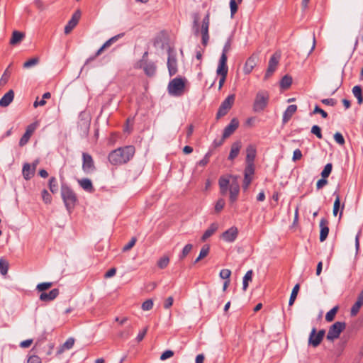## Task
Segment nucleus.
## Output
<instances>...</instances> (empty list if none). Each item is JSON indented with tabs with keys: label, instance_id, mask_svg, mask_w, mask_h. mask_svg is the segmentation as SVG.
<instances>
[{
	"label": "nucleus",
	"instance_id": "f257e3e1",
	"mask_svg": "<svg viewBox=\"0 0 363 363\" xmlns=\"http://www.w3.org/2000/svg\"><path fill=\"white\" fill-rule=\"evenodd\" d=\"M134 154L135 147L133 146H125L111 151L108 154V160L112 165H121L130 161Z\"/></svg>",
	"mask_w": 363,
	"mask_h": 363
},
{
	"label": "nucleus",
	"instance_id": "f03ea898",
	"mask_svg": "<svg viewBox=\"0 0 363 363\" xmlns=\"http://www.w3.org/2000/svg\"><path fill=\"white\" fill-rule=\"evenodd\" d=\"M61 196L67 210L71 212L77 201L75 193L70 187L63 184L61 186Z\"/></svg>",
	"mask_w": 363,
	"mask_h": 363
},
{
	"label": "nucleus",
	"instance_id": "7ed1b4c3",
	"mask_svg": "<svg viewBox=\"0 0 363 363\" xmlns=\"http://www.w3.org/2000/svg\"><path fill=\"white\" fill-rule=\"evenodd\" d=\"M269 99L268 91L264 90L259 91L255 96L253 104V110L255 112L263 111L267 106Z\"/></svg>",
	"mask_w": 363,
	"mask_h": 363
},
{
	"label": "nucleus",
	"instance_id": "20e7f679",
	"mask_svg": "<svg viewBox=\"0 0 363 363\" xmlns=\"http://www.w3.org/2000/svg\"><path fill=\"white\" fill-rule=\"evenodd\" d=\"M346 323L345 322H335L328 329V332L326 336L328 340L333 342L337 339L341 333L345 329Z\"/></svg>",
	"mask_w": 363,
	"mask_h": 363
},
{
	"label": "nucleus",
	"instance_id": "39448f33",
	"mask_svg": "<svg viewBox=\"0 0 363 363\" xmlns=\"http://www.w3.org/2000/svg\"><path fill=\"white\" fill-rule=\"evenodd\" d=\"M185 84L182 78H174L168 84V91L172 96H181L184 90Z\"/></svg>",
	"mask_w": 363,
	"mask_h": 363
},
{
	"label": "nucleus",
	"instance_id": "423d86ee",
	"mask_svg": "<svg viewBox=\"0 0 363 363\" xmlns=\"http://www.w3.org/2000/svg\"><path fill=\"white\" fill-rule=\"evenodd\" d=\"M325 335V330L322 329L317 332L315 328H313L309 335L308 344L313 347H317L323 341Z\"/></svg>",
	"mask_w": 363,
	"mask_h": 363
},
{
	"label": "nucleus",
	"instance_id": "0eeeda50",
	"mask_svg": "<svg viewBox=\"0 0 363 363\" xmlns=\"http://www.w3.org/2000/svg\"><path fill=\"white\" fill-rule=\"evenodd\" d=\"M235 99V94H230L222 102L216 114L217 118H220L227 114L233 105Z\"/></svg>",
	"mask_w": 363,
	"mask_h": 363
},
{
	"label": "nucleus",
	"instance_id": "6e6552de",
	"mask_svg": "<svg viewBox=\"0 0 363 363\" xmlns=\"http://www.w3.org/2000/svg\"><path fill=\"white\" fill-rule=\"evenodd\" d=\"M210 25V13L208 11L202 21L201 33L202 36V44L206 46L209 40L208 28Z\"/></svg>",
	"mask_w": 363,
	"mask_h": 363
},
{
	"label": "nucleus",
	"instance_id": "1a4fd4ad",
	"mask_svg": "<svg viewBox=\"0 0 363 363\" xmlns=\"http://www.w3.org/2000/svg\"><path fill=\"white\" fill-rule=\"evenodd\" d=\"M281 57V54L279 52H276L269 59L268 63V67L265 73V78H269L275 72L277 67L279 64Z\"/></svg>",
	"mask_w": 363,
	"mask_h": 363
},
{
	"label": "nucleus",
	"instance_id": "9d476101",
	"mask_svg": "<svg viewBox=\"0 0 363 363\" xmlns=\"http://www.w3.org/2000/svg\"><path fill=\"white\" fill-rule=\"evenodd\" d=\"M124 35V33H120L118 35H116L110 39H108L107 41H106L104 45L97 50L95 55L94 57H89L86 60V63H88L90 61L94 60L97 56L100 55L102 52L106 50V48H109L112 44L118 41L121 38H122Z\"/></svg>",
	"mask_w": 363,
	"mask_h": 363
},
{
	"label": "nucleus",
	"instance_id": "9b49d317",
	"mask_svg": "<svg viewBox=\"0 0 363 363\" xmlns=\"http://www.w3.org/2000/svg\"><path fill=\"white\" fill-rule=\"evenodd\" d=\"M82 169L86 174H91L95 170L94 162L92 157L88 154L84 152L82 154Z\"/></svg>",
	"mask_w": 363,
	"mask_h": 363
},
{
	"label": "nucleus",
	"instance_id": "f8f14e48",
	"mask_svg": "<svg viewBox=\"0 0 363 363\" xmlns=\"http://www.w3.org/2000/svg\"><path fill=\"white\" fill-rule=\"evenodd\" d=\"M167 67L170 76H173L177 72V59L170 48L168 49Z\"/></svg>",
	"mask_w": 363,
	"mask_h": 363
},
{
	"label": "nucleus",
	"instance_id": "ddd939ff",
	"mask_svg": "<svg viewBox=\"0 0 363 363\" xmlns=\"http://www.w3.org/2000/svg\"><path fill=\"white\" fill-rule=\"evenodd\" d=\"M138 67L143 68L144 72L148 77H153L156 73L157 66L154 62L140 63L138 65Z\"/></svg>",
	"mask_w": 363,
	"mask_h": 363
},
{
	"label": "nucleus",
	"instance_id": "4468645a",
	"mask_svg": "<svg viewBox=\"0 0 363 363\" xmlns=\"http://www.w3.org/2000/svg\"><path fill=\"white\" fill-rule=\"evenodd\" d=\"M81 17V12L77 10L72 15L71 19L68 21L67 24L65 27V33L69 34L73 28L77 25L79 20Z\"/></svg>",
	"mask_w": 363,
	"mask_h": 363
},
{
	"label": "nucleus",
	"instance_id": "2eb2a0df",
	"mask_svg": "<svg viewBox=\"0 0 363 363\" xmlns=\"http://www.w3.org/2000/svg\"><path fill=\"white\" fill-rule=\"evenodd\" d=\"M239 121L237 118H233L230 123L224 128L223 133V140H225L230 137L238 128Z\"/></svg>",
	"mask_w": 363,
	"mask_h": 363
},
{
	"label": "nucleus",
	"instance_id": "dca6fc26",
	"mask_svg": "<svg viewBox=\"0 0 363 363\" xmlns=\"http://www.w3.org/2000/svg\"><path fill=\"white\" fill-rule=\"evenodd\" d=\"M254 172L255 169L253 167V164H247L245 169V177L242 184V187L245 190L247 189L249 185L250 184L252 179V175L254 174Z\"/></svg>",
	"mask_w": 363,
	"mask_h": 363
},
{
	"label": "nucleus",
	"instance_id": "f3484780",
	"mask_svg": "<svg viewBox=\"0 0 363 363\" xmlns=\"http://www.w3.org/2000/svg\"><path fill=\"white\" fill-rule=\"evenodd\" d=\"M238 230L236 227H231L228 230L223 232L220 238L228 242H232L235 240L238 237Z\"/></svg>",
	"mask_w": 363,
	"mask_h": 363
},
{
	"label": "nucleus",
	"instance_id": "a211bd4d",
	"mask_svg": "<svg viewBox=\"0 0 363 363\" xmlns=\"http://www.w3.org/2000/svg\"><path fill=\"white\" fill-rule=\"evenodd\" d=\"M35 123H31L27 127L25 133L23 135V136L19 140V145L21 147L24 146L29 141L30 138L35 131Z\"/></svg>",
	"mask_w": 363,
	"mask_h": 363
},
{
	"label": "nucleus",
	"instance_id": "6ab92c4d",
	"mask_svg": "<svg viewBox=\"0 0 363 363\" xmlns=\"http://www.w3.org/2000/svg\"><path fill=\"white\" fill-rule=\"evenodd\" d=\"M329 222L325 218H322L320 221V241L323 242L326 240L328 233H329V228H328Z\"/></svg>",
	"mask_w": 363,
	"mask_h": 363
},
{
	"label": "nucleus",
	"instance_id": "aec40b11",
	"mask_svg": "<svg viewBox=\"0 0 363 363\" xmlns=\"http://www.w3.org/2000/svg\"><path fill=\"white\" fill-rule=\"evenodd\" d=\"M227 60L228 57L225 56L224 55H221L216 70L217 74H228V67L227 65Z\"/></svg>",
	"mask_w": 363,
	"mask_h": 363
},
{
	"label": "nucleus",
	"instance_id": "412c9836",
	"mask_svg": "<svg viewBox=\"0 0 363 363\" xmlns=\"http://www.w3.org/2000/svg\"><path fill=\"white\" fill-rule=\"evenodd\" d=\"M229 191L230 201L231 203H234L237 200L240 191V186L236 179H235V181L232 182L230 184Z\"/></svg>",
	"mask_w": 363,
	"mask_h": 363
},
{
	"label": "nucleus",
	"instance_id": "4be33fe9",
	"mask_svg": "<svg viewBox=\"0 0 363 363\" xmlns=\"http://www.w3.org/2000/svg\"><path fill=\"white\" fill-rule=\"evenodd\" d=\"M59 289H52L49 293L43 292L40 295V300L42 301H51L55 299L57 296L59 295Z\"/></svg>",
	"mask_w": 363,
	"mask_h": 363
},
{
	"label": "nucleus",
	"instance_id": "5701e85b",
	"mask_svg": "<svg viewBox=\"0 0 363 363\" xmlns=\"http://www.w3.org/2000/svg\"><path fill=\"white\" fill-rule=\"evenodd\" d=\"M13 98H14V92L12 89H10L0 99V106L1 107L8 106L13 101Z\"/></svg>",
	"mask_w": 363,
	"mask_h": 363
},
{
	"label": "nucleus",
	"instance_id": "b1692460",
	"mask_svg": "<svg viewBox=\"0 0 363 363\" xmlns=\"http://www.w3.org/2000/svg\"><path fill=\"white\" fill-rule=\"evenodd\" d=\"M242 147L241 142L238 140L232 144L230 152L228 156V160H233L238 157Z\"/></svg>",
	"mask_w": 363,
	"mask_h": 363
},
{
	"label": "nucleus",
	"instance_id": "393cba45",
	"mask_svg": "<svg viewBox=\"0 0 363 363\" xmlns=\"http://www.w3.org/2000/svg\"><path fill=\"white\" fill-rule=\"evenodd\" d=\"M25 38V33L18 30H13L10 39V45H16L19 44Z\"/></svg>",
	"mask_w": 363,
	"mask_h": 363
},
{
	"label": "nucleus",
	"instance_id": "a878e982",
	"mask_svg": "<svg viewBox=\"0 0 363 363\" xmlns=\"http://www.w3.org/2000/svg\"><path fill=\"white\" fill-rule=\"evenodd\" d=\"M78 183L80 186L86 191L92 193L94 191V188L93 186L92 182L89 179L84 178L78 180Z\"/></svg>",
	"mask_w": 363,
	"mask_h": 363
},
{
	"label": "nucleus",
	"instance_id": "bb28decb",
	"mask_svg": "<svg viewBox=\"0 0 363 363\" xmlns=\"http://www.w3.org/2000/svg\"><path fill=\"white\" fill-rule=\"evenodd\" d=\"M297 110L296 105H289L283 114V123H287Z\"/></svg>",
	"mask_w": 363,
	"mask_h": 363
},
{
	"label": "nucleus",
	"instance_id": "cd10ccee",
	"mask_svg": "<svg viewBox=\"0 0 363 363\" xmlns=\"http://www.w3.org/2000/svg\"><path fill=\"white\" fill-rule=\"evenodd\" d=\"M256 65V58L253 56L250 57L245 62L243 67V72L245 74H249Z\"/></svg>",
	"mask_w": 363,
	"mask_h": 363
},
{
	"label": "nucleus",
	"instance_id": "c85d7f7f",
	"mask_svg": "<svg viewBox=\"0 0 363 363\" xmlns=\"http://www.w3.org/2000/svg\"><path fill=\"white\" fill-rule=\"evenodd\" d=\"M218 225L216 223H213L211 224L209 228L204 232L201 237V241H206L208 238L214 234V233L218 230Z\"/></svg>",
	"mask_w": 363,
	"mask_h": 363
},
{
	"label": "nucleus",
	"instance_id": "c756f323",
	"mask_svg": "<svg viewBox=\"0 0 363 363\" xmlns=\"http://www.w3.org/2000/svg\"><path fill=\"white\" fill-rule=\"evenodd\" d=\"M74 344V339L73 337L68 338L66 340V342L58 348L57 351V354H61L62 353L64 352L65 350L71 349L73 347Z\"/></svg>",
	"mask_w": 363,
	"mask_h": 363
},
{
	"label": "nucleus",
	"instance_id": "7c9ffc66",
	"mask_svg": "<svg viewBox=\"0 0 363 363\" xmlns=\"http://www.w3.org/2000/svg\"><path fill=\"white\" fill-rule=\"evenodd\" d=\"M247 155H246V161L247 164H253V161L256 157V150L252 145H250L247 147L246 150Z\"/></svg>",
	"mask_w": 363,
	"mask_h": 363
},
{
	"label": "nucleus",
	"instance_id": "2f4dec72",
	"mask_svg": "<svg viewBox=\"0 0 363 363\" xmlns=\"http://www.w3.org/2000/svg\"><path fill=\"white\" fill-rule=\"evenodd\" d=\"M34 170L31 168L30 164L26 163L23 167V176L26 180H29L34 174Z\"/></svg>",
	"mask_w": 363,
	"mask_h": 363
},
{
	"label": "nucleus",
	"instance_id": "473e14b6",
	"mask_svg": "<svg viewBox=\"0 0 363 363\" xmlns=\"http://www.w3.org/2000/svg\"><path fill=\"white\" fill-rule=\"evenodd\" d=\"M229 184L230 182L228 179L223 177L219 179V186L222 195L226 194Z\"/></svg>",
	"mask_w": 363,
	"mask_h": 363
},
{
	"label": "nucleus",
	"instance_id": "72a5a7b5",
	"mask_svg": "<svg viewBox=\"0 0 363 363\" xmlns=\"http://www.w3.org/2000/svg\"><path fill=\"white\" fill-rule=\"evenodd\" d=\"M352 93L357 98L359 104H361L363 101L362 91L360 86H354L352 89Z\"/></svg>",
	"mask_w": 363,
	"mask_h": 363
},
{
	"label": "nucleus",
	"instance_id": "f704fd0d",
	"mask_svg": "<svg viewBox=\"0 0 363 363\" xmlns=\"http://www.w3.org/2000/svg\"><path fill=\"white\" fill-rule=\"evenodd\" d=\"M11 67V64H10L8 67L5 69L3 73L1 79H0V86H4L9 81L11 72L9 71L10 67Z\"/></svg>",
	"mask_w": 363,
	"mask_h": 363
},
{
	"label": "nucleus",
	"instance_id": "c9c22d12",
	"mask_svg": "<svg viewBox=\"0 0 363 363\" xmlns=\"http://www.w3.org/2000/svg\"><path fill=\"white\" fill-rule=\"evenodd\" d=\"M252 274H253L252 270H249L245 274V276L243 277V281H242V289H243V291H246V289L248 287V282L250 281H252Z\"/></svg>",
	"mask_w": 363,
	"mask_h": 363
},
{
	"label": "nucleus",
	"instance_id": "e433bc0d",
	"mask_svg": "<svg viewBox=\"0 0 363 363\" xmlns=\"http://www.w3.org/2000/svg\"><path fill=\"white\" fill-rule=\"evenodd\" d=\"M50 97H51L50 93L45 92L43 95V98L41 99V100L38 101V98L36 99V100L35 101V102L33 104V106L35 108H37L38 106H43L45 105V104H46L45 99H48Z\"/></svg>",
	"mask_w": 363,
	"mask_h": 363
},
{
	"label": "nucleus",
	"instance_id": "4c0bfd02",
	"mask_svg": "<svg viewBox=\"0 0 363 363\" xmlns=\"http://www.w3.org/2000/svg\"><path fill=\"white\" fill-rule=\"evenodd\" d=\"M133 333V327L131 325H129L125 328V329L123 331H121L118 333V337L123 339H128L129 338Z\"/></svg>",
	"mask_w": 363,
	"mask_h": 363
},
{
	"label": "nucleus",
	"instance_id": "58836bf2",
	"mask_svg": "<svg viewBox=\"0 0 363 363\" xmlns=\"http://www.w3.org/2000/svg\"><path fill=\"white\" fill-rule=\"evenodd\" d=\"M292 83V78L288 75H285L282 77L280 82V86L282 89H288Z\"/></svg>",
	"mask_w": 363,
	"mask_h": 363
},
{
	"label": "nucleus",
	"instance_id": "ea45409f",
	"mask_svg": "<svg viewBox=\"0 0 363 363\" xmlns=\"http://www.w3.org/2000/svg\"><path fill=\"white\" fill-rule=\"evenodd\" d=\"M338 311V306H336L330 310L325 315V320L327 322H332Z\"/></svg>",
	"mask_w": 363,
	"mask_h": 363
},
{
	"label": "nucleus",
	"instance_id": "a19ab883",
	"mask_svg": "<svg viewBox=\"0 0 363 363\" xmlns=\"http://www.w3.org/2000/svg\"><path fill=\"white\" fill-rule=\"evenodd\" d=\"M299 288H300V286H299L298 284H296L294 286V287L293 288L291 296H290L289 301V306H292L294 304V303L296 298L298 292L299 291Z\"/></svg>",
	"mask_w": 363,
	"mask_h": 363
},
{
	"label": "nucleus",
	"instance_id": "79ce46f5",
	"mask_svg": "<svg viewBox=\"0 0 363 363\" xmlns=\"http://www.w3.org/2000/svg\"><path fill=\"white\" fill-rule=\"evenodd\" d=\"M49 189L52 194H55L58 191V183L55 177H51L49 180Z\"/></svg>",
	"mask_w": 363,
	"mask_h": 363
},
{
	"label": "nucleus",
	"instance_id": "37998d69",
	"mask_svg": "<svg viewBox=\"0 0 363 363\" xmlns=\"http://www.w3.org/2000/svg\"><path fill=\"white\" fill-rule=\"evenodd\" d=\"M9 267V262L2 258L0 259V272L2 275L5 276L6 274H7Z\"/></svg>",
	"mask_w": 363,
	"mask_h": 363
},
{
	"label": "nucleus",
	"instance_id": "c03bdc74",
	"mask_svg": "<svg viewBox=\"0 0 363 363\" xmlns=\"http://www.w3.org/2000/svg\"><path fill=\"white\" fill-rule=\"evenodd\" d=\"M38 62H39L38 57H33V58L27 60L26 62H25L23 65V67L24 69H28V68H30L32 67L37 65L38 64Z\"/></svg>",
	"mask_w": 363,
	"mask_h": 363
},
{
	"label": "nucleus",
	"instance_id": "a18cd8bd",
	"mask_svg": "<svg viewBox=\"0 0 363 363\" xmlns=\"http://www.w3.org/2000/svg\"><path fill=\"white\" fill-rule=\"evenodd\" d=\"M193 245L191 244H187L183 248L182 253L179 255V259L182 260L184 259L192 250Z\"/></svg>",
	"mask_w": 363,
	"mask_h": 363
},
{
	"label": "nucleus",
	"instance_id": "49530a36",
	"mask_svg": "<svg viewBox=\"0 0 363 363\" xmlns=\"http://www.w3.org/2000/svg\"><path fill=\"white\" fill-rule=\"evenodd\" d=\"M169 262V257L167 256H164L157 261V266L160 269H164L167 267Z\"/></svg>",
	"mask_w": 363,
	"mask_h": 363
},
{
	"label": "nucleus",
	"instance_id": "de8ad7c7",
	"mask_svg": "<svg viewBox=\"0 0 363 363\" xmlns=\"http://www.w3.org/2000/svg\"><path fill=\"white\" fill-rule=\"evenodd\" d=\"M332 169H333L332 164L331 163L327 164L324 167V169L321 172V177L323 178H328L332 172Z\"/></svg>",
	"mask_w": 363,
	"mask_h": 363
},
{
	"label": "nucleus",
	"instance_id": "09e8293b",
	"mask_svg": "<svg viewBox=\"0 0 363 363\" xmlns=\"http://www.w3.org/2000/svg\"><path fill=\"white\" fill-rule=\"evenodd\" d=\"M52 286V282H43L38 284L36 286V289L39 291H44L48 289H50Z\"/></svg>",
	"mask_w": 363,
	"mask_h": 363
},
{
	"label": "nucleus",
	"instance_id": "8fccbe9b",
	"mask_svg": "<svg viewBox=\"0 0 363 363\" xmlns=\"http://www.w3.org/2000/svg\"><path fill=\"white\" fill-rule=\"evenodd\" d=\"M340 206V196L338 194H337L335 202H334V205H333V213L334 216H336L337 215V212L339 211Z\"/></svg>",
	"mask_w": 363,
	"mask_h": 363
},
{
	"label": "nucleus",
	"instance_id": "3c124183",
	"mask_svg": "<svg viewBox=\"0 0 363 363\" xmlns=\"http://www.w3.org/2000/svg\"><path fill=\"white\" fill-rule=\"evenodd\" d=\"M192 17L194 18L193 21V28L195 30V33L197 34L199 31V16L197 13H194L192 14Z\"/></svg>",
	"mask_w": 363,
	"mask_h": 363
},
{
	"label": "nucleus",
	"instance_id": "603ef678",
	"mask_svg": "<svg viewBox=\"0 0 363 363\" xmlns=\"http://www.w3.org/2000/svg\"><path fill=\"white\" fill-rule=\"evenodd\" d=\"M311 131L313 134L315 135L318 138H319V139L323 138L321 129L318 125H313Z\"/></svg>",
	"mask_w": 363,
	"mask_h": 363
},
{
	"label": "nucleus",
	"instance_id": "864d4df0",
	"mask_svg": "<svg viewBox=\"0 0 363 363\" xmlns=\"http://www.w3.org/2000/svg\"><path fill=\"white\" fill-rule=\"evenodd\" d=\"M42 198L45 203H50L52 201V196L46 189L42 191Z\"/></svg>",
	"mask_w": 363,
	"mask_h": 363
},
{
	"label": "nucleus",
	"instance_id": "5fc2aeb1",
	"mask_svg": "<svg viewBox=\"0 0 363 363\" xmlns=\"http://www.w3.org/2000/svg\"><path fill=\"white\" fill-rule=\"evenodd\" d=\"M231 275V271L228 269H223L220 272V277L223 279L230 280V277Z\"/></svg>",
	"mask_w": 363,
	"mask_h": 363
},
{
	"label": "nucleus",
	"instance_id": "6e6d98bb",
	"mask_svg": "<svg viewBox=\"0 0 363 363\" xmlns=\"http://www.w3.org/2000/svg\"><path fill=\"white\" fill-rule=\"evenodd\" d=\"M137 239L135 237H133L128 244L123 246V251L127 252L130 250L136 243Z\"/></svg>",
	"mask_w": 363,
	"mask_h": 363
},
{
	"label": "nucleus",
	"instance_id": "4d7b16f0",
	"mask_svg": "<svg viewBox=\"0 0 363 363\" xmlns=\"http://www.w3.org/2000/svg\"><path fill=\"white\" fill-rule=\"evenodd\" d=\"M211 156V151H208V152L205 155L204 157H203L201 160H200V161L199 162L198 164H199V166H201V167H204V166H206V165L208 163V162H209V159H210Z\"/></svg>",
	"mask_w": 363,
	"mask_h": 363
},
{
	"label": "nucleus",
	"instance_id": "13d9d810",
	"mask_svg": "<svg viewBox=\"0 0 363 363\" xmlns=\"http://www.w3.org/2000/svg\"><path fill=\"white\" fill-rule=\"evenodd\" d=\"M225 204V202L224 199H219L215 205V211L218 213L220 212L224 208Z\"/></svg>",
	"mask_w": 363,
	"mask_h": 363
},
{
	"label": "nucleus",
	"instance_id": "bf43d9fd",
	"mask_svg": "<svg viewBox=\"0 0 363 363\" xmlns=\"http://www.w3.org/2000/svg\"><path fill=\"white\" fill-rule=\"evenodd\" d=\"M362 306H363V305L361 303L356 301L351 308V311H350L351 315L352 316L356 315L357 314V313L359 312Z\"/></svg>",
	"mask_w": 363,
	"mask_h": 363
},
{
	"label": "nucleus",
	"instance_id": "052dcab7",
	"mask_svg": "<svg viewBox=\"0 0 363 363\" xmlns=\"http://www.w3.org/2000/svg\"><path fill=\"white\" fill-rule=\"evenodd\" d=\"M230 49H231V39L228 38L223 46L221 55H224L225 56H227V53L230 50Z\"/></svg>",
	"mask_w": 363,
	"mask_h": 363
},
{
	"label": "nucleus",
	"instance_id": "680f3d73",
	"mask_svg": "<svg viewBox=\"0 0 363 363\" xmlns=\"http://www.w3.org/2000/svg\"><path fill=\"white\" fill-rule=\"evenodd\" d=\"M153 301L151 299H147L142 304V309L143 311H149L152 308Z\"/></svg>",
	"mask_w": 363,
	"mask_h": 363
},
{
	"label": "nucleus",
	"instance_id": "e2e57ef3",
	"mask_svg": "<svg viewBox=\"0 0 363 363\" xmlns=\"http://www.w3.org/2000/svg\"><path fill=\"white\" fill-rule=\"evenodd\" d=\"M210 247L208 245H205L202 247L200 253H199V258H204L206 257L208 252H209Z\"/></svg>",
	"mask_w": 363,
	"mask_h": 363
},
{
	"label": "nucleus",
	"instance_id": "0e129e2a",
	"mask_svg": "<svg viewBox=\"0 0 363 363\" xmlns=\"http://www.w3.org/2000/svg\"><path fill=\"white\" fill-rule=\"evenodd\" d=\"M320 113L323 118H326L328 117V113L322 108H320L318 105H316L313 111L312 114Z\"/></svg>",
	"mask_w": 363,
	"mask_h": 363
},
{
	"label": "nucleus",
	"instance_id": "69168bd1",
	"mask_svg": "<svg viewBox=\"0 0 363 363\" xmlns=\"http://www.w3.org/2000/svg\"><path fill=\"white\" fill-rule=\"evenodd\" d=\"M334 140H335V142L337 143H338L340 145H344L345 143V139H344L342 135L340 133H339V132H337L336 133H335V135H334Z\"/></svg>",
	"mask_w": 363,
	"mask_h": 363
},
{
	"label": "nucleus",
	"instance_id": "338daca9",
	"mask_svg": "<svg viewBox=\"0 0 363 363\" xmlns=\"http://www.w3.org/2000/svg\"><path fill=\"white\" fill-rule=\"evenodd\" d=\"M230 14L233 17L235 13L238 11V4L235 0H230Z\"/></svg>",
	"mask_w": 363,
	"mask_h": 363
},
{
	"label": "nucleus",
	"instance_id": "774afa93",
	"mask_svg": "<svg viewBox=\"0 0 363 363\" xmlns=\"http://www.w3.org/2000/svg\"><path fill=\"white\" fill-rule=\"evenodd\" d=\"M27 363H42V360L38 355H30L28 358Z\"/></svg>",
	"mask_w": 363,
	"mask_h": 363
}]
</instances>
